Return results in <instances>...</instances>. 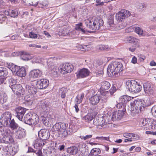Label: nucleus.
Wrapping results in <instances>:
<instances>
[{"label":"nucleus","instance_id":"1","mask_svg":"<svg viewBox=\"0 0 156 156\" xmlns=\"http://www.w3.org/2000/svg\"><path fill=\"white\" fill-rule=\"evenodd\" d=\"M123 67L120 62H112L108 66L107 71L108 73L114 77H117L122 74Z\"/></svg>","mask_w":156,"mask_h":156},{"label":"nucleus","instance_id":"2","mask_svg":"<svg viewBox=\"0 0 156 156\" xmlns=\"http://www.w3.org/2000/svg\"><path fill=\"white\" fill-rule=\"evenodd\" d=\"M73 66L71 63H66L62 65L59 69L56 66L51 67V74L55 77H58L59 72L62 74H65L70 73L73 69Z\"/></svg>","mask_w":156,"mask_h":156},{"label":"nucleus","instance_id":"3","mask_svg":"<svg viewBox=\"0 0 156 156\" xmlns=\"http://www.w3.org/2000/svg\"><path fill=\"white\" fill-rule=\"evenodd\" d=\"M68 126V124L67 123H57L53 126L51 130L54 133H58L60 136L64 138L70 133V131L66 129Z\"/></svg>","mask_w":156,"mask_h":156},{"label":"nucleus","instance_id":"4","mask_svg":"<svg viewBox=\"0 0 156 156\" xmlns=\"http://www.w3.org/2000/svg\"><path fill=\"white\" fill-rule=\"evenodd\" d=\"M126 88L132 94L138 93L142 89L141 85L136 81L133 80H127L126 82Z\"/></svg>","mask_w":156,"mask_h":156},{"label":"nucleus","instance_id":"5","mask_svg":"<svg viewBox=\"0 0 156 156\" xmlns=\"http://www.w3.org/2000/svg\"><path fill=\"white\" fill-rule=\"evenodd\" d=\"M103 24V21L101 18L96 17L92 19V21H89L87 26L90 29L95 31L99 30Z\"/></svg>","mask_w":156,"mask_h":156},{"label":"nucleus","instance_id":"6","mask_svg":"<svg viewBox=\"0 0 156 156\" xmlns=\"http://www.w3.org/2000/svg\"><path fill=\"white\" fill-rule=\"evenodd\" d=\"M8 67L11 70L14 74L21 77H24L26 75V70L25 68L23 67L20 68V66L14 64H10L7 63Z\"/></svg>","mask_w":156,"mask_h":156},{"label":"nucleus","instance_id":"7","mask_svg":"<svg viewBox=\"0 0 156 156\" xmlns=\"http://www.w3.org/2000/svg\"><path fill=\"white\" fill-rule=\"evenodd\" d=\"M23 121L29 125L34 126L39 122V119L37 116H33L30 113H28L24 116Z\"/></svg>","mask_w":156,"mask_h":156},{"label":"nucleus","instance_id":"8","mask_svg":"<svg viewBox=\"0 0 156 156\" xmlns=\"http://www.w3.org/2000/svg\"><path fill=\"white\" fill-rule=\"evenodd\" d=\"M26 91H27L29 93V95H30L31 98L29 96L27 101L29 103V105H31L33 103L34 100L33 98V95L35 94L37 92V89L34 86L31 84L30 85H27L26 87Z\"/></svg>","mask_w":156,"mask_h":156},{"label":"nucleus","instance_id":"9","mask_svg":"<svg viewBox=\"0 0 156 156\" xmlns=\"http://www.w3.org/2000/svg\"><path fill=\"white\" fill-rule=\"evenodd\" d=\"M151 105L150 103H148L145 105L142 106L141 105V102L140 101H134L131 102L130 103V109L133 112L137 113L139 112V111H142V108H144L146 106H147Z\"/></svg>","mask_w":156,"mask_h":156},{"label":"nucleus","instance_id":"10","mask_svg":"<svg viewBox=\"0 0 156 156\" xmlns=\"http://www.w3.org/2000/svg\"><path fill=\"white\" fill-rule=\"evenodd\" d=\"M12 115L10 112H6L2 115L0 119V122L4 126H7L11 120Z\"/></svg>","mask_w":156,"mask_h":156},{"label":"nucleus","instance_id":"11","mask_svg":"<svg viewBox=\"0 0 156 156\" xmlns=\"http://www.w3.org/2000/svg\"><path fill=\"white\" fill-rule=\"evenodd\" d=\"M144 89L145 93L147 95L156 97L154 87L152 85L148 83H145L143 84Z\"/></svg>","mask_w":156,"mask_h":156},{"label":"nucleus","instance_id":"12","mask_svg":"<svg viewBox=\"0 0 156 156\" xmlns=\"http://www.w3.org/2000/svg\"><path fill=\"white\" fill-rule=\"evenodd\" d=\"M130 15V13L128 11L122 9L116 14L115 18L118 21H122Z\"/></svg>","mask_w":156,"mask_h":156},{"label":"nucleus","instance_id":"13","mask_svg":"<svg viewBox=\"0 0 156 156\" xmlns=\"http://www.w3.org/2000/svg\"><path fill=\"white\" fill-rule=\"evenodd\" d=\"M44 145L42 140H37L34 145V147L36 149L35 153L37 156H43L41 151L42 147Z\"/></svg>","mask_w":156,"mask_h":156},{"label":"nucleus","instance_id":"14","mask_svg":"<svg viewBox=\"0 0 156 156\" xmlns=\"http://www.w3.org/2000/svg\"><path fill=\"white\" fill-rule=\"evenodd\" d=\"M38 135L40 139L37 140H42L43 142L45 143V142L44 140L49 138L50 134L48 130L41 129L38 131Z\"/></svg>","mask_w":156,"mask_h":156},{"label":"nucleus","instance_id":"15","mask_svg":"<svg viewBox=\"0 0 156 156\" xmlns=\"http://www.w3.org/2000/svg\"><path fill=\"white\" fill-rule=\"evenodd\" d=\"M107 123V122L106 121L105 118L101 115L96 117L93 121V124L97 126H102Z\"/></svg>","mask_w":156,"mask_h":156},{"label":"nucleus","instance_id":"16","mask_svg":"<svg viewBox=\"0 0 156 156\" xmlns=\"http://www.w3.org/2000/svg\"><path fill=\"white\" fill-rule=\"evenodd\" d=\"M14 88L11 87L13 92H15L16 94L19 96H23L25 94L24 90L20 84H17L14 86Z\"/></svg>","mask_w":156,"mask_h":156},{"label":"nucleus","instance_id":"17","mask_svg":"<svg viewBox=\"0 0 156 156\" xmlns=\"http://www.w3.org/2000/svg\"><path fill=\"white\" fill-rule=\"evenodd\" d=\"M126 109H123L122 110H118V111L114 112L113 113L112 117V120L113 121H115L116 120L120 119L123 115Z\"/></svg>","mask_w":156,"mask_h":156},{"label":"nucleus","instance_id":"18","mask_svg":"<svg viewBox=\"0 0 156 156\" xmlns=\"http://www.w3.org/2000/svg\"><path fill=\"white\" fill-rule=\"evenodd\" d=\"M49 81L46 79H42L39 80L37 82V87L40 89H45L49 85Z\"/></svg>","mask_w":156,"mask_h":156},{"label":"nucleus","instance_id":"19","mask_svg":"<svg viewBox=\"0 0 156 156\" xmlns=\"http://www.w3.org/2000/svg\"><path fill=\"white\" fill-rule=\"evenodd\" d=\"M41 118L43 123L46 126L53 125L55 121L54 119L49 117V115L48 116L46 114L41 115Z\"/></svg>","mask_w":156,"mask_h":156},{"label":"nucleus","instance_id":"20","mask_svg":"<svg viewBox=\"0 0 156 156\" xmlns=\"http://www.w3.org/2000/svg\"><path fill=\"white\" fill-rule=\"evenodd\" d=\"M90 71L87 69L83 68L78 71L76 73L77 78H83L89 75Z\"/></svg>","mask_w":156,"mask_h":156},{"label":"nucleus","instance_id":"21","mask_svg":"<svg viewBox=\"0 0 156 156\" xmlns=\"http://www.w3.org/2000/svg\"><path fill=\"white\" fill-rule=\"evenodd\" d=\"M17 118L20 120L22 121L23 117L26 111L25 108L19 107L15 109Z\"/></svg>","mask_w":156,"mask_h":156},{"label":"nucleus","instance_id":"22","mask_svg":"<svg viewBox=\"0 0 156 156\" xmlns=\"http://www.w3.org/2000/svg\"><path fill=\"white\" fill-rule=\"evenodd\" d=\"M42 75V71L39 69H34L29 73V76L31 79H33L40 77Z\"/></svg>","mask_w":156,"mask_h":156},{"label":"nucleus","instance_id":"23","mask_svg":"<svg viewBox=\"0 0 156 156\" xmlns=\"http://www.w3.org/2000/svg\"><path fill=\"white\" fill-rule=\"evenodd\" d=\"M104 96L103 95H99L96 94L92 97L89 99L90 102L93 105H95L98 103L101 100V96Z\"/></svg>","mask_w":156,"mask_h":156},{"label":"nucleus","instance_id":"24","mask_svg":"<svg viewBox=\"0 0 156 156\" xmlns=\"http://www.w3.org/2000/svg\"><path fill=\"white\" fill-rule=\"evenodd\" d=\"M38 106L40 110L45 112L49 108V103L48 101H41L38 103Z\"/></svg>","mask_w":156,"mask_h":156},{"label":"nucleus","instance_id":"25","mask_svg":"<svg viewBox=\"0 0 156 156\" xmlns=\"http://www.w3.org/2000/svg\"><path fill=\"white\" fill-rule=\"evenodd\" d=\"M26 136V130L23 129L19 127L16 132V138L21 139Z\"/></svg>","mask_w":156,"mask_h":156},{"label":"nucleus","instance_id":"26","mask_svg":"<svg viewBox=\"0 0 156 156\" xmlns=\"http://www.w3.org/2000/svg\"><path fill=\"white\" fill-rule=\"evenodd\" d=\"M90 113H88L83 118V119L87 122H89L91 121L94 118L93 114H95V113L93 112V108H91L90 109Z\"/></svg>","mask_w":156,"mask_h":156},{"label":"nucleus","instance_id":"27","mask_svg":"<svg viewBox=\"0 0 156 156\" xmlns=\"http://www.w3.org/2000/svg\"><path fill=\"white\" fill-rule=\"evenodd\" d=\"M14 141L12 137L9 134L4 136L2 138V141L1 143L5 144L12 143Z\"/></svg>","mask_w":156,"mask_h":156},{"label":"nucleus","instance_id":"28","mask_svg":"<svg viewBox=\"0 0 156 156\" xmlns=\"http://www.w3.org/2000/svg\"><path fill=\"white\" fill-rule=\"evenodd\" d=\"M134 31L136 33L140 36L148 37L149 35L147 32H144L142 29L139 27H135Z\"/></svg>","mask_w":156,"mask_h":156},{"label":"nucleus","instance_id":"29","mask_svg":"<svg viewBox=\"0 0 156 156\" xmlns=\"http://www.w3.org/2000/svg\"><path fill=\"white\" fill-rule=\"evenodd\" d=\"M116 91V88L114 87H112L110 90L109 92L105 91L104 93V97L105 99V101H106L107 99H108V97L109 96L110 94V96L113 94Z\"/></svg>","mask_w":156,"mask_h":156},{"label":"nucleus","instance_id":"30","mask_svg":"<svg viewBox=\"0 0 156 156\" xmlns=\"http://www.w3.org/2000/svg\"><path fill=\"white\" fill-rule=\"evenodd\" d=\"M127 40L129 43L133 44L136 47H139V40L133 37L130 36L127 38Z\"/></svg>","mask_w":156,"mask_h":156},{"label":"nucleus","instance_id":"31","mask_svg":"<svg viewBox=\"0 0 156 156\" xmlns=\"http://www.w3.org/2000/svg\"><path fill=\"white\" fill-rule=\"evenodd\" d=\"M123 136L128 139H133L136 140H138L139 138V136L136 134L132 133H124Z\"/></svg>","mask_w":156,"mask_h":156},{"label":"nucleus","instance_id":"32","mask_svg":"<svg viewBox=\"0 0 156 156\" xmlns=\"http://www.w3.org/2000/svg\"><path fill=\"white\" fill-rule=\"evenodd\" d=\"M20 54L21 59L23 60L27 61L30 59V55L29 54L26 52H20Z\"/></svg>","mask_w":156,"mask_h":156},{"label":"nucleus","instance_id":"33","mask_svg":"<svg viewBox=\"0 0 156 156\" xmlns=\"http://www.w3.org/2000/svg\"><path fill=\"white\" fill-rule=\"evenodd\" d=\"M67 152L71 154L74 155L78 153V148L76 146H72L67 149Z\"/></svg>","mask_w":156,"mask_h":156},{"label":"nucleus","instance_id":"34","mask_svg":"<svg viewBox=\"0 0 156 156\" xmlns=\"http://www.w3.org/2000/svg\"><path fill=\"white\" fill-rule=\"evenodd\" d=\"M100 153V149L98 148H95L92 149L90 152V155L91 156H101L98 155Z\"/></svg>","mask_w":156,"mask_h":156},{"label":"nucleus","instance_id":"35","mask_svg":"<svg viewBox=\"0 0 156 156\" xmlns=\"http://www.w3.org/2000/svg\"><path fill=\"white\" fill-rule=\"evenodd\" d=\"M131 100V97L127 95L122 96L119 99V101L125 104Z\"/></svg>","mask_w":156,"mask_h":156},{"label":"nucleus","instance_id":"36","mask_svg":"<svg viewBox=\"0 0 156 156\" xmlns=\"http://www.w3.org/2000/svg\"><path fill=\"white\" fill-rule=\"evenodd\" d=\"M10 130L5 127H0V133L2 135H7L9 134Z\"/></svg>","mask_w":156,"mask_h":156},{"label":"nucleus","instance_id":"37","mask_svg":"<svg viewBox=\"0 0 156 156\" xmlns=\"http://www.w3.org/2000/svg\"><path fill=\"white\" fill-rule=\"evenodd\" d=\"M8 74V70L6 68L0 67V76L7 77Z\"/></svg>","mask_w":156,"mask_h":156},{"label":"nucleus","instance_id":"38","mask_svg":"<svg viewBox=\"0 0 156 156\" xmlns=\"http://www.w3.org/2000/svg\"><path fill=\"white\" fill-rule=\"evenodd\" d=\"M9 125L10 127L13 130L16 129L18 127V124L15 122L14 119L11 120Z\"/></svg>","mask_w":156,"mask_h":156},{"label":"nucleus","instance_id":"39","mask_svg":"<svg viewBox=\"0 0 156 156\" xmlns=\"http://www.w3.org/2000/svg\"><path fill=\"white\" fill-rule=\"evenodd\" d=\"M19 148L17 145H15L12 147V149L9 151V153L12 156L15 154L19 151Z\"/></svg>","mask_w":156,"mask_h":156},{"label":"nucleus","instance_id":"40","mask_svg":"<svg viewBox=\"0 0 156 156\" xmlns=\"http://www.w3.org/2000/svg\"><path fill=\"white\" fill-rule=\"evenodd\" d=\"M8 97L5 94H0V104H2L7 101Z\"/></svg>","mask_w":156,"mask_h":156},{"label":"nucleus","instance_id":"41","mask_svg":"<svg viewBox=\"0 0 156 156\" xmlns=\"http://www.w3.org/2000/svg\"><path fill=\"white\" fill-rule=\"evenodd\" d=\"M67 91L66 88L62 87L59 90V94L61 95V98H64L66 97V94Z\"/></svg>","mask_w":156,"mask_h":156},{"label":"nucleus","instance_id":"42","mask_svg":"<svg viewBox=\"0 0 156 156\" xmlns=\"http://www.w3.org/2000/svg\"><path fill=\"white\" fill-rule=\"evenodd\" d=\"M8 14L7 15H10L11 17H15L18 15V12L15 10H9L8 12Z\"/></svg>","mask_w":156,"mask_h":156},{"label":"nucleus","instance_id":"43","mask_svg":"<svg viewBox=\"0 0 156 156\" xmlns=\"http://www.w3.org/2000/svg\"><path fill=\"white\" fill-rule=\"evenodd\" d=\"M110 86V84L109 82L105 81L102 83L101 87L104 90L108 89Z\"/></svg>","mask_w":156,"mask_h":156},{"label":"nucleus","instance_id":"44","mask_svg":"<svg viewBox=\"0 0 156 156\" xmlns=\"http://www.w3.org/2000/svg\"><path fill=\"white\" fill-rule=\"evenodd\" d=\"M82 23H80L79 24H76L75 27V29L76 30L79 31H81L84 34H86V31L83 29L81 28Z\"/></svg>","mask_w":156,"mask_h":156},{"label":"nucleus","instance_id":"45","mask_svg":"<svg viewBox=\"0 0 156 156\" xmlns=\"http://www.w3.org/2000/svg\"><path fill=\"white\" fill-rule=\"evenodd\" d=\"M9 81L10 83V85L11 86V87H12L14 88V87L13 86L16 85V80L14 79L11 78L9 80Z\"/></svg>","mask_w":156,"mask_h":156},{"label":"nucleus","instance_id":"46","mask_svg":"<svg viewBox=\"0 0 156 156\" xmlns=\"http://www.w3.org/2000/svg\"><path fill=\"white\" fill-rule=\"evenodd\" d=\"M110 48L108 45H101L99 46V49L100 50H106L108 51L109 50Z\"/></svg>","mask_w":156,"mask_h":156},{"label":"nucleus","instance_id":"47","mask_svg":"<svg viewBox=\"0 0 156 156\" xmlns=\"http://www.w3.org/2000/svg\"><path fill=\"white\" fill-rule=\"evenodd\" d=\"M67 31L66 29H63L59 31L58 32V34L59 36H67Z\"/></svg>","mask_w":156,"mask_h":156},{"label":"nucleus","instance_id":"48","mask_svg":"<svg viewBox=\"0 0 156 156\" xmlns=\"http://www.w3.org/2000/svg\"><path fill=\"white\" fill-rule=\"evenodd\" d=\"M84 97V94H82L81 95L80 98H79L78 96L76 97V100L77 104H80L81 102Z\"/></svg>","mask_w":156,"mask_h":156},{"label":"nucleus","instance_id":"49","mask_svg":"<svg viewBox=\"0 0 156 156\" xmlns=\"http://www.w3.org/2000/svg\"><path fill=\"white\" fill-rule=\"evenodd\" d=\"M48 2L47 1H44L42 2V3H40L39 4V6L40 7L43 8L44 6H47L48 5Z\"/></svg>","mask_w":156,"mask_h":156},{"label":"nucleus","instance_id":"50","mask_svg":"<svg viewBox=\"0 0 156 156\" xmlns=\"http://www.w3.org/2000/svg\"><path fill=\"white\" fill-rule=\"evenodd\" d=\"M6 19V16L4 14H0V23H2L3 21Z\"/></svg>","mask_w":156,"mask_h":156},{"label":"nucleus","instance_id":"51","mask_svg":"<svg viewBox=\"0 0 156 156\" xmlns=\"http://www.w3.org/2000/svg\"><path fill=\"white\" fill-rule=\"evenodd\" d=\"M137 8L138 9H142L145 8L146 7V5L144 3H139L137 6Z\"/></svg>","mask_w":156,"mask_h":156},{"label":"nucleus","instance_id":"52","mask_svg":"<svg viewBox=\"0 0 156 156\" xmlns=\"http://www.w3.org/2000/svg\"><path fill=\"white\" fill-rule=\"evenodd\" d=\"M0 151H2V154L1 156H8V152L6 150H5L3 148H1Z\"/></svg>","mask_w":156,"mask_h":156},{"label":"nucleus","instance_id":"53","mask_svg":"<svg viewBox=\"0 0 156 156\" xmlns=\"http://www.w3.org/2000/svg\"><path fill=\"white\" fill-rule=\"evenodd\" d=\"M29 35L30 37L31 38L35 39L37 37V34H35L34 32H30Z\"/></svg>","mask_w":156,"mask_h":156},{"label":"nucleus","instance_id":"54","mask_svg":"<svg viewBox=\"0 0 156 156\" xmlns=\"http://www.w3.org/2000/svg\"><path fill=\"white\" fill-rule=\"evenodd\" d=\"M92 137V135H86L85 136H80V138L82 139L83 140H86L87 139H90Z\"/></svg>","mask_w":156,"mask_h":156},{"label":"nucleus","instance_id":"55","mask_svg":"<svg viewBox=\"0 0 156 156\" xmlns=\"http://www.w3.org/2000/svg\"><path fill=\"white\" fill-rule=\"evenodd\" d=\"M151 111L153 116L156 118V105L152 108Z\"/></svg>","mask_w":156,"mask_h":156},{"label":"nucleus","instance_id":"56","mask_svg":"<svg viewBox=\"0 0 156 156\" xmlns=\"http://www.w3.org/2000/svg\"><path fill=\"white\" fill-rule=\"evenodd\" d=\"M96 2L97 3L96 4V6H103L104 5V2H101V0H97L96 1Z\"/></svg>","mask_w":156,"mask_h":156},{"label":"nucleus","instance_id":"57","mask_svg":"<svg viewBox=\"0 0 156 156\" xmlns=\"http://www.w3.org/2000/svg\"><path fill=\"white\" fill-rule=\"evenodd\" d=\"M125 105L122 103V102H120L118 103L116 105V107L118 108H121L125 106Z\"/></svg>","mask_w":156,"mask_h":156},{"label":"nucleus","instance_id":"58","mask_svg":"<svg viewBox=\"0 0 156 156\" xmlns=\"http://www.w3.org/2000/svg\"><path fill=\"white\" fill-rule=\"evenodd\" d=\"M137 47L136 46H132L129 48V50L132 52H134L136 50V48Z\"/></svg>","mask_w":156,"mask_h":156},{"label":"nucleus","instance_id":"59","mask_svg":"<svg viewBox=\"0 0 156 156\" xmlns=\"http://www.w3.org/2000/svg\"><path fill=\"white\" fill-rule=\"evenodd\" d=\"M131 62L133 64H135L137 62V58L136 57L134 56L132 59Z\"/></svg>","mask_w":156,"mask_h":156},{"label":"nucleus","instance_id":"60","mask_svg":"<svg viewBox=\"0 0 156 156\" xmlns=\"http://www.w3.org/2000/svg\"><path fill=\"white\" fill-rule=\"evenodd\" d=\"M18 37V35L15 34L11 36V39L12 40H15L17 39Z\"/></svg>","mask_w":156,"mask_h":156},{"label":"nucleus","instance_id":"61","mask_svg":"<svg viewBox=\"0 0 156 156\" xmlns=\"http://www.w3.org/2000/svg\"><path fill=\"white\" fill-rule=\"evenodd\" d=\"M75 33V30H73V31H69L67 32V35L69 36H72Z\"/></svg>","mask_w":156,"mask_h":156},{"label":"nucleus","instance_id":"62","mask_svg":"<svg viewBox=\"0 0 156 156\" xmlns=\"http://www.w3.org/2000/svg\"><path fill=\"white\" fill-rule=\"evenodd\" d=\"M36 150H34L33 148L31 147H28V150L27 151L28 152H34L35 153V152Z\"/></svg>","mask_w":156,"mask_h":156},{"label":"nucleus","instance_id":"63","mask_svg":"<svg viewBox=\"0 0 156 156\" xmlns=\"http://www.w3.org/2000/svg\"><path fill=\"white\" fill-rule=\"evenodd\" d=\"M6 78L4 77H0V84L3 83L5 80Z\"/></svg>","mask_w":156,"mask_h":156},{"label":"nucleus","instance_id":"64","mask_svg":"<svg viewBox=\"0 0 156 156\" xmlns=\"http://www.w3.org/2000/svg\"><path fill=\"white\" fill-rule=\"evenodd\" d=\"M150 29L153 30H156V26L151 25L150 27Z\"/></svg>","mask_w":156,"mask_h":156}]
</instances>
